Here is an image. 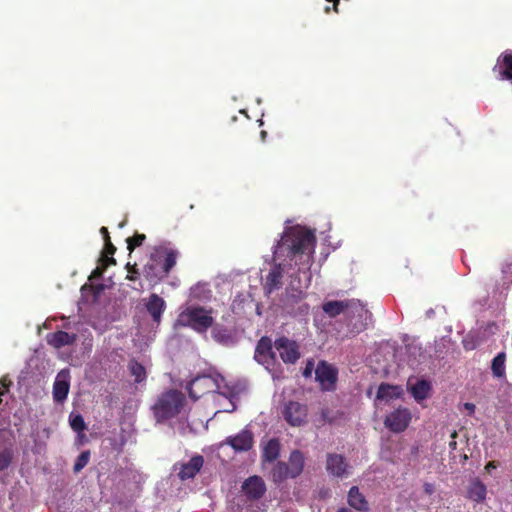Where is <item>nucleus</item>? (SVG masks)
Returning a JSON list of instances; mask_svg holds the SVG:
<instances>
[{"instance_id":"nucleus-1","label":"nucleus","mask_w":512,"mask_h":512,"mask_svg":"<svg viewBox=\"0 0 512 512\" xmlns=\"http://www.w3.org/2000/svg\"><path fill=\"white\" fill-rule=\"evenodd\" d=\"M315 247L316 236L313 231L302 226H293L287 228L283 233L274 253L277 254L285 250L287 251L286 256L290 260L299 256L300 259H303L304 268L309 269Z\"/></svg>"},{"instance_id":"nucleus-2","label":"nucleus","mask_w":512,"mask_h":512,"mask_svg":"<svg viewBox=\"0 0 512 512\" xmlns=\"http://www.w3.org/2000/svg\"><path fill=\"white\" fill-rule=\"evenodd\" d=\"M322 310L331 318L340 314H345L348 318L357 316L359 320L351 323V331L354 333H360L365 330L368 321L372 318L371 312L357 299L327 301L323 303Z\"/></svg>"},{"instance_id":"nucleus-3","label":"nucleus","mask_w":512,"mask_h":512,"mask_svg":"<svg viewBox=\"0 0 512 512\" xmlns=\"http://www.w3.org/2000/svg\"><path fill=\"white\" fill-rule=\"evenodd\" d=\"M179 252L173 249L156 250L143 267L144 277L151 283L157 284L168 276L176 265Z\"/></svg>"},{"instance_id":"nucleus-4","label":"nucleus","mask_w":512,"mask_h":512,"mask_svg":"<svg viewBox=\"0 0 512 512\" xmlns=\"http://www.w3.org/2000/svg\"><path fill=\"white\" fill-rule=\"evenodd\" d=\"M186 402L185 395L176 389L163 392L152 406L157 422H163L177 416Z\"/></svg>"},{"instance_id":"nucleus-5","label":"nucleus","mask_w":512,"mask_h":512,"mask_svg":"<svg viewBox=\"0 0 512 512\" xmlns=\"http://www.w3.org/2000/svg\"><path fill=\"white\" fill-rule=\"evenodd\" d=\"M178 322L182 326H187L196 332H206L214 322L213 317L203 307L193 306L186 308L180 313Z\"/></svg>"},{"instance_id":"nucleus-6","label":"nucleus","mask_w":512,"mask_h":512,"mask_svg":"<svg viewBox=\"0 0 512 512\" xmlns=\"http://www.w3.org/2000/svg\"><path fill=\"white\" fill-rule=\"evenodd\" d=\"M283 419L292 427H301L308 423V406L305 403L289 400L281 409Z\"/></svg>"},{"instance_id":"nucleus-7","label":"nucleus","mask_w":512,"mask_h":512,"mask_svg":"<svg viewBox=\"0 0 512 512\" xmlns=\"http://www.w3.org/2000/svg\"><path fill=\"white\" fill-rule=\"evenodd\" d=\"M412 413L410 409L399 406L386 415L384 426L393 433H402L410 425Z\"/></svg>"},{"instance_id":"nucleus-8","label":"nucleus","mask_w":512,"mask_h":512,"mask_svg":"<svg viewBox=\"0 0 512 512\" xmlns=\"http://www.w3.org/2000/svg\"><path fill=\"white\" fill-rule=\"evenodd\" d=\"M315 376L322 390L334 391L336 389L338 371L333 365L326 361H320L315 369Z\"/></svg>"},{"instance_id":"nucleus-9","label":"nucleus","mask_w":512,"mask_h":512,"mask_svg":"<svg viewBox=\"0 0 512 512\" xmlns=\"http://www.w3.org/2000/svg\"><path fill=\"white\" fill-rule=\"evenodd\" d=\"M274 346L279 352L280 358L286 364H294L300 358L298 344L287 337L276 339Z\"/></svg>"},{"instance_id":"nucleus-10","label":"nucleus","mask_w":512,"mask_h":512,"mask_svg":"<svg viewBox=\"0 0 512 512\" xmlns=\"http://www.w3.org/2000/svg\"><path fill=\"white\" fill-rule=\"evenodd\" d=\"M254 359L267 367L275 364L276 354L273 351L272 340L268 336L261 337L257 342Z\"/></svg>"},{"instance_id":"nucleus-11","label":"nucleus","mask_w":512,"mask_h":512,"mask_svg":"<svg viewBox=\"0 0 512 512\" xmlns=\"http://www.w3.org/2000/svg\"><path fill=\"white\" fill-rule=\"evenodd\" d=\"M305 298V293L302 290H295L292 293L287 289L286 297L284 299V307L288 313L293 315H304L308 313L309 305L302 302Z\"/></svg>"},{"instance_id":"nucleus-12","label":"nucleus","mask_w":512,"mask_h":512,"mask_svg":"<svg viewBox=\"0 0 512 512\" xmlns=\"http://www.w3.org/2000/svg\"><path fill=\"white\" fill-rule=\"evenodd\" d=\"M242 491L248 500H258L262 498L266 492V485L259 476H250L242 484Z\"/></svg>"},{"instance_id":"nucleus-13","label":"nucleus","mask_w":512,"mask_h":512,"mask_svg":"<svg viewBox=\"0 0 512 512\" xmlns=\"http://www.w3.org/2000/svg\"><path fill=\"white\" fill-rule=\"evenodd\" d=\"M214 386H216V383L211 376L196 377L188 386L189 397L197 400L205 393L210 392Z\"/></svg>"},{"instance_id":"nucleus-14","label":"nucleus","mask_w":512,"mask_h":512,"mask_svg":"<svg viewBox=\"0 0 512 512\" xmlns=\"http://www.w3.org/2000/svg\"><path fill=\"white\" fill-rule=\"evenodd\" d=\"M349 465L344 456L336 453H329L326 459V470L335 477H344L348 475Z\"/></svg>"},{"instance_id":"nucleus-15","label":"nucleus","mask_w":512,"mask_h":512,"mask_svg":"<svg viewBox=\"0 0 512 512\" xmlns=\"http://www.w3.org/2000/svg\"><path fill=\"white\" fill-rule=\"evenodd\" d=\"M226 443L235 451L245 452L253 447V434L251 431L244 429L237 435L228 437Z\"/></svg>"},{"instance_id":"nucleus-16","label":"nucleus","mask_w":512,"mask_h":512,"mask_svg":"<svg viewBox=\"0 0 512 512\" xmlns=\"http://www.w3.org/2000/svg\"><path fill=\"white\" fill-rule=\"evenodd\" d=\"M348 505L358 512H369L370 506L358 486H352L347 494Z\"/></svg>"},{"instance_id":"nucleus-17","label":"nucleus","mask_w":512,"mask_h":512,"mask_svg":"<svg viewBox=\"0 0 512 512\" xmlns=\"http://www.w3.org/2000/svg\"><path fill=\"white\" fill-rule=\"evenodd\" d=\"M283 279V268L281 264H275L268 275L265 278L263 288L267 294H271L274 291L282 287Z\"/></svg>"},{"instance_id":"nucleus-18","label":"nucleus","mask_w":512,"mask_h":512,"mask_svg":"<svg viewBox=\"0 0 512 512\" xmlns=\"http://www.w3.org/2000/svg\"><path fill=\"white\" fill-rule=\"evenodd\" d=\"M204 459L201 455L193 456L187 463L181 465L178 473L181 480L192 479L201 470Z\"/></svg>"},{"instance_id":"nucleus-19","label":"nucleus","mask_w":512,"mask_h":512,"mask_svg":"<svg viewBox=\"0 0 512 512\" xmlns=\"http://www.w3.org/2000/svg\"><path fill=\"white\" fill-rule=\"evenodd\" d=\"M494 71H498L502 80L512 81V51H504L498 58Z\"/></svg>"},{"instance_id":"nucleus-20","label":"nucleus","mask_w":512,"mask_h":512,"mask_svg":"<svg viewBox=\"0 0 512 512\" xmlns=\"http://www.w3.org/2000/svg\"><path fill=\"white\" fill-rule=\"evenodd\" d=\"M76 339V334H70L62 330L49 333L46 336L47 343L56 349L72 345L76 341Z\"/></svg>"},{"instance_id":"nucleus-21","label":"nucleus","mask_w":512,"mask_h":512,"mask_svg":"<svg viewBox=\"0 0 512 512\" xmlns=\"http://www.w3.org/2000/svg\"><path fill=\"white\" fill-rule=\"evenodd\" d=\"M145 306L153 321L159 323L166 308V303L163 298L153 293L149 296Z\"/></svg>"},{"instance_id":"nucleus-22","label":"nucleus","mask_w":512,"mask_h":512,"mask_svg":"<svg viewBox=\"0 0 512 512\" xmlns=\"http://www.w3.org/2000/svg\"><path fill=\"white\" fill-rule=\"evenodd\" d=\"M403 395V388L399 385H392L388 383H381L376 393L377 400H384L386 402L401 398Z\"/></svg>"},{"instance_id":"nucleus-23","label":"nucleus","mask_w":512,"mask_h":512,"mask_svg":"<svg viewBox=\"0 0 512 512\" xmlns=\"http://www.w3.org/2000/svg\"><path fill=\"white\" fill-rule=\"evenodd\" d=\"M487 488L486 485L478 478H475L467 488V498L481 503L486 499Z\"/></svg>"},{"instance_id":"nucleus-24","label":"nucleus","mask_w":512,"mask_h":512,"mask_svg":"<svg viewBox=\"0 0 512 512\" xmlns=\"http://www.w3.org/2000/svg\"><path fill=\"white\" fill-rule=\"evenodd\" d=\"M289 471L290 478H295L299 476L304 468V455L299 450H294L291 452L289 457Z\"/></svg>"},{"instance_id":"nucleus-25","label":"nucleus","mask_w":512,"mask_h":512,"mask_svg":"<svg viewBox=\"0 0 512 512\" xmlns=\"http://www.w3.org/2000/svg\"><path fill=\"white\" fill-rule=\"evenodd\" d=\"M280 454V443L276 438L270 439L262 451V460L265 462H274Z\"/></svg>"},{"instance_id":"nucleus-26","label":"nucleus","mask_w":512,"mask_h":512,"mask_svg":"<svg viewBox=\"0 0 512 512\" xmlns=\"http://www.w3.org/2000/svg\"><path fill=\"white\" fill-rule=\"evenodd\" d=\"M430 390L431 385L428 381L418 380L414 385L411 386L410 393L417 402H420L428 398Z\"/></svg>"},{"instance_id":"nucleus-27","label":"nucleus","mask_w":512,"mask_h":512,"mask_svg":"<svg viewBox=\"0 0 512 512\" xmlns=\"http://www.w3.org/2000/svg\"><path fill=\"white\" fill-rule=\"evenodd\" d=\"M506 354L505 352L498 353L492 360L491 371L494 377L503 378L506 375Z\"/></svg>"},{"instance_id":"nucleus-28","label":"nucleus","mask_w":512,"mask_h":512,"mask_svg":"<svg viewBox=\"0 0 512 512\" xmlns=\"http://www.w3.org/2000/svg\"><path fill=\"white\" fill-rule=\"evenodd\" d=\"M69 387V382L59 379L58 376L53 385V399L59 403L63 402L67 398Z\"/></svg>"},{"instance_id":"nucleus-29","label":"nucleus","mask_w":512,"mask_h":512,"mask_svg":"<svg viewBox=\"0 0 512 512\" xmlns=\"http://www.w3.org/2000/svg\"><path fill=\"white\" fill-rule=\"evenodd\" d=\"M271 477L275 483H281L290 478L289 465L282 461L277 462L272 468Z\"/></svg>"},{"instance_id":"nucleus-30","label":"nucleus","mask_w":512,"mask_h":512,"mask_svg":"<svg viewBox=\"0 0 512 512\" xmlns=\"http://www.w3.org/2000/svg\"><path fill=\"white\" fill-rule=\"evenodd\" d=\"M129 370L130 373L134 376L136 383H141L146 379V369L145 367L136 360H131L129 362Z\"/></svg>"},{"instance_id":"nucleus-31","label":"nucleus","mask_w":512,"mask_h":512,"mask_svg":"<svg viewBox=\"0 0 512 512\" xmlns=\"http://www.w3.org/2000/svg\"><path fill=\"white\" fill-rule=\"evenodd\" d=\"M212 338L223 345H228L232 342V335L231 333L223 327H215L212 330Z\"/></svg>"},{"instance_id":"nucleus-32","label":"nucleus","mask_w":512,"mask_h":512,"mask_svg":"<svg viewBox=\"0 0 512 512\" xmlns=\"http://www.w3.org/2000/svg\"><path fill=\"white\" fill-rule=\"evenodd\" d=\"M13 459V451L10 448H5L0 451V471L7 469Z\"/></svg>"},{"instance_id":"nucleus-33","label":"nucleus","mask_w":512,"mask_h":512,"mask_svg":"<svg viewBox=\"0 0 512 512\" xmlns=\"http://www.w3.org/2000/svg\"><path fill=\"white\" fill-rule=\"evenodd\" d=\"M146 236L144 234L135 233L133 237L127 238V249L131 253L136 247H139L145 241Z\"/></svg>"},{"instance_id":"nucleus-34","label":"nucleus","mask_w":512,"mask_h":512,"mask_svg":"<svg viewBox=\"0 0 512 512\" xmlns=\"http://www.w3.org/2000/svg\"><path fill=\"white\" fill-rule=\"evenodd\" d=\"M90 452L83 451L78 457L74 464L73 470L74 472H80L89 462Z\"/></svg>"},{"instance_id":"nucleus-35","label":"nucleus","mask_w":512,"mask_h":512,"mask_svg":"<svg viewBox=\"0 0 512 512\" xmlns=\"http://www.w3.org/2000/svg\"><path fill=\"white\" fill-rule=\"evenodd\" d=\"M70 426L75 432H82L86 429L85 421L80 414L70 418Z\"/></svg>"},{"instance_id":"nucleus-36","label":"nucleus","mask_w":512,"mask_h":512,"mask_svg":"<svg viewBox=\"0 0 512 512\" xmlns=\"http://www.w3.org/2000/svg\"><path fill=\"white\" fill-rule=\"evenodd\" d=\"M321 419L324 422L333 423L336 421L337 417L331 415V411L328 408H324L321 410Z\"/></svg>"},{"instance_id":"nucleus-37","label":"nucleus","mask_w":512,"mask_h":512,"mask_svg":"<svg viewBox=\"0 0 512 512\" xmlns=\"http://www.w3.org/2000/svg\"><path fill=\"white\" fill-rule=\"evenodd\" d=\"M127 269H128V272H129V275L127 276V279L130 280V281H135L137 279V275L139 274L138 269L136 267V264L130 265L128 263L127 264Z\"/></svg>"},{"instance_id":"nucleus-38","label":"nucleus","mask_w":512,"mask_h":512,"mask_svg":"<svg viewBox=\"0 0 512 512\" xmlns=\"http://www.w3.org/2000/svg\"><path fill=\"white\" fill-rule=\"evenodd\" d=\"M104 252L107 255H114L116 252V247L112 244L111 240L106 239Z\"/></svg>"},{"instance_id":"nucleus-39","label":"nucleus","mask_w":512,"mask_h":512,"mask_svg":"<svg viewBox=\"0 0 512 512\" xmlns=\"http://www.w3.org/2000/svg\"><path fill=\"white\" fill-rule=\"evenodd\" d=\"M423 490L427 495H432L435 492V486L432 483H424Z\"/></svg>"},{"instance_id":"nucleus-40","label":"nucleus","mask_w":512,"mask_h":512,"mask_svg":"<svg viewBox=\"0 0 512 512\" xmlns=\"http://www.w3.org/2000/svg\"><path fill=\"white\" fill-rule=\"evenodd\" d=\"M313 367H314L313 363L311 361H309L303 371V376L310 377L312 375Z\"/></svg>"},{"instance_id":"nucleus-41","label":"nucleus","mask_w":512,"mask_h":512,"mask_svg":"<svg viewBox=\"0 0 512 512\" xmlns=\"http://www.w3.org/2000/svg\"><path fill=\"white\" fill-rule=\"evenodd\" d=\"M464 408H465V410H467V411H468L469 415H472V414H474V412H475L476 406H475V404H473V403L466 402V403L464 404Z\"/></svg>"},{"instance_id":"nucleus-42","label":"nucleus","mask_w":512,"mask_h":512,"mask_svg":"<svg viewBox=\"0 0 512 512\" xmlns=\"http://www.w3.org/2000/svg\"><path fill=\"white\" fill-rule=\"evenodd\" d=\"M457 437V432L454 431L452 434H451V438H452V441L449 442V448L451 450H456L457 448V442L455 441V438Z\"/></svg>"},{"instance_id":"nucleus-43","label":"nucleus","mask_w":512,"mask_h":512,"mask_svg":"<svg viewBox=\"0 0 512 512\" xmlns=\"http://www.w3.org/2000/svg\"><path fill=\"white\" fill-rule=\"evenodd\" d=\"M497 468V462L496 461H489L486 466L485 470L490 473L493 469Z\"/></svg>"},{"instance_id":"nucleus-44","label":"nucleus","mask_w":512,"mask_h":512,"mask_svg":"<svg viewBox=\"0 0 512 512\" xmlns=\"http://www.w3.org/2000/svg\"><path fill=\"white\" fill-rule=\"evenodd\" d=\"M100 233L102 234L105 243H106V239L111 240L108 229L106 227H102L100 229Z\"/></svg>"},{"instance_id":"nucleus-45","label":"nucleus","mask_w":512,"mask_h":512,"mask_svg":"<svg viewBox=\"0 0 512 512\" xmlns=\"http://www.w3.org/2000/svg\"><path fill=\"white\" fill-rule=\"evenodd\" d=\"M463 344H464V348H465L466 350H472V349H474V348H475V345H474V344H471V342H469V341H468V339H465V340L463 341Z\"/></svg>"},{"instance_id":"nucleus-46","label":"nucleus","mask_w":512,"mask_h":512,"mask_svg":"<svg viewBox=\"0 0 512 512\" xmlns=\"http://www.w3.org/2000/svg\"><path fill=\"white\" fill-rule=\"evenodd\" d=\"M4 390L0 391V404L2 403V396L8 390V385L3 384Z\"/></svg>"},{"instance_id":"nucleus-47","label":"nucleus","mask_w":512,"mask_h":512,"mask_svg":"<svg viewBox=\"0 0 512 512\" xmlns=\"http://www.w3.org/2000/svg\"><path fill=\"white\" fill-rule=\"evenodd\" d=\"M337 512H353L350 508L341 507L337 510Z\"/></svg>"},{"instance_id":"nucleus-48","label":"nucleus","mask_w":512,"mask_h":512,"mask_svg":"<svg viewBox=\"0 0 512 512\" xmlns=\"http://www.w3.org/2000/svg\"><path fill=\"white\" fill-rule=\"evenodd\" d=\"M107 264L108 265H115L116 264V260L113 257L108 258L107 259Z\"/></svg>"},{"instance_id":"nucleus-49","label":"nucleus","mask_w":512,"mask_h":512,"mask_svg":"<svg viewBox=\"0 0 512 512\" xmlns=\"http://www.w3.org/2000/svg\"><path fill=\"white\" fill-rule=\"evenodd\" d=\"M266 135H267V132H266V131H261V137H262V140H264V139H265Z\"/></svg>"},{"instance_id":"nucleus-50","label":"nucleus","mask_w":512,"mask_h":512,"mask_svg":"<svg viewBox=\"0 0 512 512\" xmlns=\"http://www.w3.org/2000/svg\"><path fill=\"white\" fill-rule=\"evenodd\" d=\"M325 12H326V13H329V12H330V7H328V6H327V7L325 8Z\"/></svg>"},{"instance_id":"nucleus-51","label":"nucleus","mask_w":512,"mask_h":512,"mask_svg":"<svg viewBox=\"0 0 512 512\" xmlns=\"http://www.w3.org/2000/svg\"><path fill=\"white\" fill-rule=\"evenodd\" d=\"M124 226V222L119 224V227L122 228Z\"/></svg>"}]
</instances>
